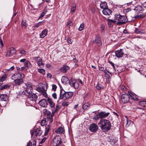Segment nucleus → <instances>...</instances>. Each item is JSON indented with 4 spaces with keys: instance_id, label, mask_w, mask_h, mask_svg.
Here are the masks:
<instances>
[{
    "instance_id": "52",
    "label": "nucleus",
    "mask_w": 146,
    "mask_h": 146,
    "mask_svg": "<svg viewBox=\"0 0 146 146\" xmlns=\"http://www.w3.org/2000/svg\"><path fill=\"white\" fill-rule=\"evenodd\" d=\"M19 53L21 54L25 55L26 54V52L25 50H22L19 51Z\"/></svg>"
},
{
    "instance_id": "53",
    "label": "nucleus",
    "mask_w": 146,
    "mask_h": 146,
    "mask_svg": "<svg viewBox=\"0 0 146 146\" xmlns=\"http://www.w3.org/2000/svg\"><path fill=\"white\" fill-rule=\"evenodd\" d=\"M57 88V86L55 84L52 85V90L55 91H56Z\"/></svg>"
},
{
    "instance_id": "34",
    "label": "nucleus",
    "mask_w": 146,
    "mask_h": 146,
    "mask_svg": "<svg viewBox=\"0 0 146 146\" xmlns=\"http://www.w3.org/2000/svg\"><path fill=\"white\" fill-rule=\"evenodd\" d=\"M10 86L7 84L1 86L0 88V90H2L3 89H7L9 88Z\"/></svg>"
},
{
    "instance_id": "15",
    "label": "nucleus",
    "mask_w": 146,
    "mask_h": 146,
    "mask_svg": "<svg viewBox=\"0 0 146 146\" xmlns=\"http://www.w3.org/2000/svg\"><path fill=\"white\" fill-rule=\"evenodd\" d=\"M46 114L47 115V118L49 120V121L50 123H52L53 121L52 117L54 115V112H52L51 113L50 111H47Z\"/></svg>"
},
{
    "instance_id": "60",
    "label": "nucleus",
    "mask_w": 146,
    "mask_h": 146,
    "mask_svg": "<svg viewBox=\"0 0 146 146\" xmlns=\"http://www.w3.org/2000/svg\"><path fill=\"white\" fill-rule=\"evenodd\" d=\"M109 62L110 64L112 65V66H113V68L114 69H115V67L114 64L111 61H109Z\"/></svg>"
},
{
    "instance_id": "31",
    "label": "nucleus",
    "mask_w": 146,
    "mask_h": 146,
    "mask_svg": "<svg viewBox=\"0 0 146 146\" xmlns=\"http://www.w3.org/2000/svg\"><path fill=\"white\" fill-rule=\"evenodd\" d=\"M27 146H36V141L34 140L31 142L30 141L27 143Z\"/></svg>"
},
{
    "instance_id": "49",
    "label": "nucleus",
    "mask_w": 146,
    "mask_h": 146,
    "mask_svg": "<svg viewBox=\"0 0 146 146\" xmlns=\"http://www.w3.org/2000/svg\"><path fill=\"white\" fill-rule=\"evenodd\" d=\"M76 9V5H74L71 8V13H74Z\"/></svg>"
},
{
    "instance_id": "32",
    "label": "nucleus",
    "mask_w": 146,
    "mask_h": 146,
    "mask_svg": "<svg viewBox=\"0 0 146 146\" xmlns=\"http://www.w3.org/2000/svg\"><path fill=\"white\" fill-rule=\"evenodd\" d=\"M123 50V49H120L116 51L115 52V55H124Z\"/></svg>"
},
{
    "instance_id": "36",
    "label": "nucleus",
    "mask_w": 146,
    "mask_h": 146,
    "mask_svg": "<svg viewBox=\"0 0 146 146\" xmlns=\"http://www.w3.org/2000/svg\"><path fill=\"white\" fill-rule=\"evenodd\" d=\"M96 88L98 90H100L104 89V87L101 84H98L96 86Z\"/></svg>"
},
{
    "instance_id": "23",
    "label": "nucleus",
    "mask_w": 146,
    "mask_h": 146,
    "mask_svg": "<svg viewBox=\"0 0 146 146\" xmlns=\"http://www.w3.org/2000/svg\"><path fill=\"white\" fill-rule=\"evenodd\" d=\"M8 99V96L5 94H0V100L6 101Z\"/></svg>"
},
{
    "instance_id": "11",
    "label": "nucleus",
    "mask_w": 146,
    "mask_h": 146,
    "mask_svg": "<svg viewBox=\"0 0 146 146\" xmlns=\"http://www.w3.org/2000/svg\"><path fill=\"white\" fill-rule=\"evenodd\" d=\"M129 95L127 94H123L121 96L122 101L124 103L128 102L129 100Z\"/></svg>"
},
{
    "instance_id": "40",
    "label": "nucleus",
    "mask_w": 146,
    "mask_h": 146,
    "mask_svg": "<svg viewBox=\"0 0 146 146\" xmlns=\"http://www.w3.org/2000/svg\"><path fill=\"white\" fill-rule=\"evenodd\" d=\"M47 122L46 119L44 118L42 120L41 125L42 126H45L46 125Z\"/></svg>"
},
{
    "instance_id": "1",
    "label": "nucleus",
    "mask_w": 146,
    "mask_h": 146,
    "mask_svg": "<svg viewBox=\"0 0 146 146\" xmlns=\"http://www.w3.org/2000/svg\"><path fill=\"white\" fill-rule=\"evenodd\" d=\"M25 74L19 72H16L11 76V79L14 80L13 82L15 86H18L22 84L24 82L23 78Z\"/></svg>"
},
{
    "instance_id": "18",
    "label": "nucleus",
    "mask_w": 146,
    "mask_h": 146,
    "mask_svg": "<svg viewBox=\"0 0 146 146\" xmlns=\"http://www.w3.org/2000/svg\"><path fill=\"white\" fill-rule=\"evenodd\" d=\"M34 58V60H35L36 61H37V63L38 64V65L39 66H40L41 65H43L44 64L42 63V60L40 58L38 57H35Z\"/></svg>"
},
{
    "instance_id": "6",
    "label": "nucleus",
    "mask_w": 146,
    "mask_h": 146,
    "mask_svg": "<svg viewBox=\"0 0 146 146\" xmlns=\"http://www.w3.org/2000/svg\"><path fill=\"white\" fill-rule=\"evenodd\" d=\"M42 132L40 128H37V129H33L31 131V136L34 138L36 137L38 135H40Z\"/></svg>"
},
{
    "instance_id": "35",
    "label": "nucleus",
    "mask_w": 146,
    "mask_h": 146,
    "mask_svg": "<svg viewBox=\"0 0 146 146\" xmlns=\"http://www.w3.org/2000/svg\"><path fill=\"white\" fill-rule=\"evenodd\" d=\"M106 78L108 79H109L110 78V75L108 73H109V72L106 70H105L104 72Z\"/></svg>"
},
{
    "instance_id": "9",
    "label": "nucleus",
    "mask_w": 146,
    "mask_h": 146,
    "mask_svg": "<svg viewBox=\"0 0 146 146\" xmlns=\"http://www.w3.org/2000/svg\"><path fill=\"white\" fill-rule=\"evenodd\" d=\"M69 83L71 86H73L76 89L78 88L79 86L78 82L74 79H70L69 81Z\"/></svg>"
},
{
    "instance_id": "2",
    "label": "nucleus",
    "mask_w": 146,
    "mask_h": 146,
    "mask_svg": "<svg viewBox=\"0 0 146 146\" xmlns=\"http://www.w3.org/2000/svg\"><path fill=\"white\" fill-rule=\"evenodd\" d=\"M98 124L102 130L105 132H106L110 130L111 125L110 121L106 119H101Z\"/></svg>"
},
{
    "instance_id": "19",
    "label": "nucleus",
    "mask_w": 146,
    "mask_h": 146,
    "mask_svg": "<svg viewBox=\"0 0 146 146\" xmlns=\"http://www.w3.org/2000/svg\"><path fill=\"white\" fill-rule=\"evenodd\" d=\"M102 13L105 15H109L111 13V11L107 8L103 10Z\"/></svg>"
},
{
    "instance_id": "64",
    "label": "nucleus",
    "mask_w": 146,
    "mask_h": 146,
    "mask_svg": "<svg viewBox=\"0 0 146 146\" xmlns=\"http://www.w3.org/2000/svg\"><path fill=\"white\" fill-rule=\"evenodd\" d=\"M37 90L38 91L40 92L41 93V92L42 91V90L41 88L39 87L37 88Z\"/></svg>"
},
{
    "instance_id": "22",
    "label": "nucleus",
    "mask_w": 146,
    "mask_h": 146,
    "mask_svg": "<svg viewBox=\"0 0 146 146\" xmlns=\"http://www.w3.org/2000/svg\"><path fill=\"white\" fill-rule=\"evenodd\" d=\"M128 94H129L130 96L131 97V98L134 100L137 101L138 100V99L137 97L134 94H133L131 92L129 91L128 92Z\"/></svg>"
},
{
    "instance_id": "4",
    "label": "nucleus",
    "mask_w": 146,
    "mask_h": 146,
    "mask_svg": "<svg viewBox=\"0 0 146 146\" xmlns=\"http://www.w3.org/2000/svg\"><path fill=\"white\" fill-rule=\"evenodd\" d=\"M29 100L26 103L27 106H32L34 105L36 103V101L37 98V96L35 94L32 93L28 95Z\"/></svg>"
},
{
    "instance_id": "42",
    "label": "nucleus",
    "mask_w": 146,
    "mask_h": 146,
    "mask_svg": "<svg viewBox=\"0 0 146 146\" xmlns=\"http://www.w3.org/2000/svg\"><path fill=\"white\" fill-rule=\"evenodd\" d=\"M50 129V127L49 125H47L45 126V131L44 135H46L49 132Z\"/></svg>"
},
{
    "instance_id": "45",
    "label": "nucleus",
    "mask_w": 146,
    "mask_h": 146,
    "mask_svg": "<svg viewBox=\"0 0 146 146\" xmlns=\"http://www.w3.org/2000/svg\"><path fill=\"white\" fill-rule=\"evenodd\" d=\"M24 65L27 68L28 67H30L31 64L27 60L24 63Z\"/></svg>"
},
{
    "instance_id": "30",
    "label": "nucleus",
    "mask_w": 146,
    "mask_h": 146,
    "mask_svg": "<svg viewBox=\"0 0 146 146\" xmlns=\"http://www.w3.org/2000/svg\"><path fill=\"white\" fill-rule=\"evenodd\" d=\"M43 86H42V88L43 89V90L44 91H42L41 92V94L44 97L47 98H48L47 96V94L46 93V92H45L47 90V88H46V89L44 88H43Z\"/></svg>"
},
{
    "instance_id": "13",
    "label": "nucleus",
    "mask_w": 146,
    "mask_h": 146,
    "mask_svg": "<svg viewBox=\"0 0 146 146\" xmlns=\"http://www.w3.org/2000/svg\"><path fill=\"white\" fill-rule=\"evenodd\" d=\"M38 104L44 108H46L48 105V103L46 100L44 99L40 100L38 102Z\"/></svg>"
},
{
    "instance_id": "17",
    "label": "nucleus",
    "mask_w": 146,
    "mask_h": 146,
    "mask_svg": "<svg viewBox=\"0 0 146 146\" xmlns=\"http://www.w3.org/2000/svg\"><path fill=\"white\" fill-rule=\"evenodd\" d=\"M16 50L13 47L11 48L9 50H8L7 52L6 55H13L16 53Z\"/></svg>"
},
{
    "instance_id": "41",
    "label": "nucleus",
    "mask_w": 146,
    "mask_h": 146,
    "mask_svg": "<svg viewBox=\"0 0 146 146\" xmlns=\"http://www.w3.org/2000/svg\"><path fill=\"white\" fill-rule=\"evenodd\" d=\"M38 72L42 75H44L45 74V70L43 69L39 68L38 70Z\"/></svg>"
},
{
    "instance_id": "50",
    "label": "nucleus",
    "mask_w": 146,
    "mask_h": 146,
    "mask_svg": "<svg viewBox=\"0 0 146 146\" xmlns=\"http://www.w3.org/2000/svg\"><path fill=\"white\" fill-rule=\"evenodd\" d=\"M136 10L139 12H141L143 10V8L140 6H138L136 7Z\"/></svg>"
},
{
    "instance_id": "61",
    "label": "nucleus",
    "mask_w": 146,
    "mask_h": 146,
    "mask_svg": "<svg viewBox=\"0 0 146 146\" xmlns=\"http://www.w3.org/2000/svg\"><path fill=\"white\" fill-rule=\"evenodd\" d=\"M46 137H44L41 140V141H40V143H43L44 141H45L46 140Z\"/></svg>"
},
{
    "instance_id": "37",
    "label": "nucleus",
    "mask_w": 146,
    "mask_h": 146,
    "mask_svg": "<svg viewBox=\"0 0 146 146\" xmlns=\"http://www.w3.org/2000/svg\"><path fill=\"white\" fill-rule=\"evenodd\" d=\"M90 107V105L88 103H86L83 104L82 108L84 110L88 109Z\"/></svg>"
},
{
    "instance_id": "57",
    "label": "nucleus",
    "mask_w": 146,
    "mask_h": 146,
    "mask_svg": "<svg viewBox=\"0 0 146 146\" xmlns=\"http://www.w3.org/2000/svg\"><path fill=\"white\" fill-rule=\"evenodd\" d=\"M131 123V121L130 120H129L128 119H127V123L126 124V126H128Z\"/></svg>"
},
{
    "instance_id": "5",
    "label": "nucleus",
    "mask_w": 146,
    "mask_h": 146,
    "mask_svg": "<svg viewBox=\"0 0 146 146\" xmlns=\"http://www.w3.org/2000/svg\"><path fill=\"white\" fill-rule=\"evenodd\" d=\"M73 95V92H61L60 94L59 99L65 100L71 97Z\"/></svg>"
},
{
    "instance_id": "21",
    "label": "nucleus",
    "mask_w": 146,
    "mask_h": 146,
    "mask_svg": "<svg viewBox=\"0 0 146 146\" xmlns=\"http://www.w3.org/2000/svg\"><path fill=\"white\" fill-rule=\"evenodd\" d=\"M47 100L51 108H53L55 107V104L51 98H48Z\"/></svg>"
},
{
    "instance_id": "54",
    "label": "nucleus",
    "mask_w": 146,
    "mask_h": 146,
    "mask_svg": "<svg viewBox=\"0 0 146 146\" xmlns=\"http://www.w3.org/2000/svg\"><path fill=\"white\" fill-rule=\"evenodd\" d=\"M52 97L55 99H56L57 98V94H56V93H53L52 95Z\"/></svg>"
},
{
    "instance_id": "3",
    "label": "nucleus",
    "mask_w": 146,
    "mask_h": 146,
    "mask_svg": "<svg viewBox=\"0 0 146 146\" xmlns=\"http://www.w3.org/2000/svg\"><path fill=\"white\" fill-rule=\"evenodd\" d=\"M115 20L118 21L116 24L117 25H121L127 22L128 19L125 15H121L120 14H115L114 15Z\"/></svg>"
},
{
    "instance_id": "56",
    "label": "nucleus",
    "mask_w": 146,
    "mask_h": 146,
    "mask_svg": "<svg viewBox=\"0 0 146 146\" xmlns=\"http://www.w3.org/2000/svg\"><path fill=\"white\" fill-rule=\"evenodd\" d=\"M67 41L68 43H69L72 44V41L71 40V39L70 38H68Z\"/></svg>"
},
{
    "instance_id": "24",
    "label": "nucleus",
    "mask_w": 146,
    "mask_h": 146,
    "mask_svg": "<svg viewBox=\"0 0 146 146\" xmlns=\"http://www.w3.org/2000/svg\"><path fill=\"white\" fill-rule=\"evenodd\" d=\"M55 132L57 134H61L63 133L64 132V130L62 127H60L56 130Z\"/></svg>"
},
{
    "instance_id": "29",
    "label": "nucleus",
    "mask_w": 146,
    "mask_h": 146,
    "mask_svg": "<svg viewBox=\"0 0 146 146\" xmlns=\"http://www.w3.org/2000/svg\"><path fill=\"white\" fill-rule=\"evenodd\" d=\"M107 20L108 21V26L110 27H112L113 26V25L112 23H115L116 21L114 20H112L110 19H108Z\"/></svg>"
},
{
    "instance_id": "25",
    "label": "nucleus",
    "mask_w": 146,
    "mask_h": 146,
    "mask_svg": "<svg viewBox=\"0 0 146 146\" xmlns=\"http://www.w3.org/2000/svg\"><path fill=\"white\" fill-rule=\"evenodd\" d=\"M69 69V67L66 66H64L63 67L61 68L60 69L61 72L63 73L66 72Z\"/></svg>"
},
{
    "instance_id": "39",
    "label": "nucleus",
    "mask_w": 146,
    "mask_h": 146,
    "mask_svg": "<svg viewBox=\"0 0 146 146\" xmlns=\"http://www.w3.org/2000/svg\"><path fill=\"white\" fill-rule=\"evenodd\" d=\"M99 116V113L98 112L97 114H96L93 117L92 119L93 120L97 121L100 118Z\"/></svg>"
},
{
    "instance_id": "8",
    "label": "nucleus",
    "mask_w": 146,
    "mask_h": 146,
    "mask_svg": "<svg viewBox=\"0 0 146 146\" xmlns=\"http://www.w3.org/2000/svg\"><path fill=\"white\" fill-rule=\"evenodd\" d=\"M92 42L93 44L95 43L98 46H100L102 44L100 37L99 35L96 36L95 39L93 40Z\"/></svg>"
},
{
    "instance_id": "12",
    "label": "nucleus",
    "mask_w": 146,
    "mask_h": 146,
    "mask_svg": "<svg viewBox=\"0 0 146 146\" xmlns=\"http://www.w3.org/2000/svg\"><path fill=\"white\" fill-rule=\"evenodd\" d=\"M98 126L95 123H93L89 127L90 131L92 132H96L98 129Z\"/></svg>"
},
{
    "instance_id": "10",
    "label": "nucleus",
    "mask_w": 146,
    "mask_h": 146,
    "mask_svg": "<svg viewBox=\"0 0 146 146\" xmlns=\"http://www.w3.org/2000/svg\"><path fill=\"white\" fill-rule=\"evenodd\" d=\"M33 88L31 86V85L30 84L29 86H28L25 90V91H23V92H22V94L23 95H27V94L28 95H29L30 94H32V90H33Z\"/></svg>"
},
{
    "instance_id": "28",
    "label": "nucleus",
    "mask_w": 146,
    "mask_h": 146,
    "mask_svg": "<svg viewBox=\"0 0 146 146\" xmlns=\"http://www.w3.org/2000/svg\"><path fill=\"white\" fill-rule=\"evenodd\" d=\"M135 31L137 34H142L145 33V30L141 29H138L137 28L135 29Z\"/></svg>"
},
{
    "instance_id": "38",
    "label": "nucleus",
    "mask_w": 146,
    "mask_h": 146,
    "mask_svg": "<svg viewBox=\"0 0 146 146\" xmlns=\"http://www.w3.org/2000/svg\"><path fill=\"white\" fill-rule=\"evenodd\" d=\"M7 74L6 73H4L0 78L1 81L2 82L4 81L5 78H7Z\"/></svg>"
},
{
    "instance_id": "33",
    "label": "nucleus",
    "mask_w": 146,
    "mask_h": 146,
    "mask_svg": "<svg viewBox=\"0 0 146 146\" xmlns=\"http://www.w3.org/2000/svg\"><path fill=\"white\" fill-rule=\"evenodd\" d=\"M44 21L39 22L38 23L36 24L35 25H34L33 26V27L34 28H38L39 26L44 25Z\"/></svg>"
},
{
    "instance_id": "63",
    "label": "nucleus",
    "mask_w": 146,
    "mask_h": 146,
    "mask_svg": "<svg viewBox=\"0 0 146 146\" xmlns=\"http://www.w3.org/2000/svg\"><path fill=\"white\" fill-rule=\"evenodd\" d=\"M0 44L2 46H3V43L1 37L0 38Z\"/></svg>"
},
{
    "instance_id": "51",
    "label": "nucleus",
    "mask_w": 146,
    "mask_h": 146,
    "mask_svg": "<svg viewBox=\"0 0 146 146\" xmlns=\"http://www.w3.org/2000/svg\"><path fill=\"white\" fill-rule=\"evenodd\" d=\"M73 23L72 21H71L69 20L67 23V25H69V26H71L72 25Z\"/></svg>"
},
{
    "instance_id": "47",
    "label": "nucleus",
    "mask_w": 146,
    "mask_h": 146,
    "mask_svg": "<svg viewBox=\"0 0 146 146\" xmlns=\"http://www.w3.org/2000/svg\"><path fill=\"white\" fill-rule=\"evenodd\" d=\"M69 103L66 101H64L63 102L62 104V106L65 107V106H67L69 104Z\"/></svg>"
},
{
    "instance_id": "59",
    "label": "nucleus",
    "mask_w": 146,
    "mask_h": 146,
    "mask_svg": "<svg viewBox=\"0 0 146 146\" xmlns=\"http://www.w3.org/2000/svg\"><path fill=\"white\" fill-rule=\"evenodd\" d=\"M27 68L25 67V66L24 65V66L22 67L21 68V70L22 71L23 70L25 69V70H27Z\"/></svg>"
},
{
    "instance_id": "7",
    "label": "nucleus",
    "mask_w": 146,
    "mask_h": 146,
    "mask_svg": "<svg viewBox=\"0 0 146 146\" xmlns=\"http://www.w3.org/2000/svg\"><path fill=\"white\" fill-rule=\"evenodd\" d=\"M53 146H58L62 142L61 139L59 136L54 137L53 139Z\"/></svg>"
},
{
    "instance_id": "55",
    "label": "nucleus",
    "mask_w": 146,
    "mask_h": 146,
    "mask_svg": "<svg viewBox=\"0 0 146 146\" xmlns=\"http://www.w3.org/2000/svg\"><path fill=\"white\" fill-rule=\"evenodd\" d=\"M98 68L99 70L100 71H104V70H104V67H103L99 66Z\"/></svg>"
},
{
    "instance_id": "14",
    "label": "nucleus",
    "mask_w": 146,
    "mask_h": 146,
    "mask_svg": "<svg viewBox=\"0 0 146 146\" xmlns=\"http://www.w3.org/2000/svg\"><path fill=\"white\" fill-rule=\"evenodd\" d=\"M99 115L100 118L102 119L103 118H105L107 117L110 114L109 112H106L105 111H101L99 112Z\"/></svg>"
},
{
    "instance_id": "16",
    "label": "nucleus",
    "mask_w": 146,
    "mask_h": 146,
    "mask_svg": "<svg viewBox=\"0 0 146 146\" xmlns=\"http://www.w3.org/2000/svg\"><path fill=\"white\" fill-rule=\"evenodd\" d=\"M43 4L42 3H40L38 4H36L34 5V7H33V6L32 4H30V6L32 7L31 9L32 10L38 9H39L43 5Z\"/></svg>"
},
{
    "instance_id": "27",
    "label": "nucleus",
    "mask_w": 146,
    "mask_h": 146,
    "mask_svg": "<svg viewBox=\"0 0 146 146\" xmlns=\"http://www.w3.org/2000/svg\"><path fill=\"white\" fill-rule=\"evenodd\" d=\"M48 30L47 29H45L43 30L40 34V37L41 38H43L47 34Z\"/></svg>"
},
{
    "instance_id": "46",
    "label": "nucleus",
    "mask_w": 146,
    "mask_h": 146,
    "mask_svg": "<svg viewBox=\"0 0 146 146\" xmlns=\"http://www.w3.org/2000/svg\"><path fill=\"white\" fill-rule=\"evenodd\" d=\"M84 25L83 23L81 24L80 26L78 28V30L80 31H82L84 29Z\"/></svg>"
},
{
    "instance_id": "20",
    "label": "nucleus",
    "mask_w": 146,
    "mask_h": 146,
    "mask_svg": "<svg viewBox=\"0 0 146 146\" xmlns=\"http://www.w3.org/2000/svg\"><path fill=\"white\" fill-rule=\"evenodd\" d=\"M69 80H70L67 77L65 76L62 77L61 81L63 84H67L68 82H69Z\"/></svg>"
},
{
    "instance_id": "44",
    "label": "nucleus",
    "mask_w": 146,
    "mask_h": 146,
    "mask_svg": "<svg viewBox=\"0 0 146 146\" xmlns=\"http://www.w3.org/2000/svg\"><path fill=\"white\" fill-rule=\"evenodd\" d=\"M139 105L143 107L146 106V102L142 101L139 102Z\"/></svg>"
},
{
    "instance_id": "62",
    "label": "nucleus",
    "mask_w": 146,
    "mask_h": 146,
    "mask_svg": "<svg viewBox=\"0 0 146 146\" xmlns=\"http://www.w3.org/2000/svg\"><path fill=\"white\" fill-rule=\"evenodd\" d=\"M101 29L102 30H104L105 25L104 24H102L100 26Z\"/></svg>"
},
{
    "instance_id": "48",
    "label": "nucleus",
    "mask_w": 146,
    "mask_h": 146,
    "mask_svg": "<svg viewBox=\"0 0 146 146\" xmlns=\"http://www.w3.org/2000/svg\"><path fill=\"white\" fill-rule=\"evenodd\" d=\"M21 23L22 27H24L25 28L26 27V24L25 21L24 20H22Z\"/></svg>"
},
{
    "instance_id": "58",
    "label": "nucleus",
    "mask_w": 146,
    "mask_h": 146,
    "mask_svg": "<svg viewBox=\"0 0 146 146\" xmlns=\"http://www.w3.org/2000/svg\"><path fill=\"white\" fill-rule=\"evenodd\" d=\"M121 90L124 91H125L126 90V87L124 86H122L121 87Z\"/></svg>"
},
{
    "instance_id": "26",
    "label": "nucleus",
    "mask_w": 146,
    "mask_h": 146,
    "mask_svg": "<svg viewBox=\"0 0 146 146\" xmlns=\"http://www.w3.org/2000/svg\"><path fill=\"white\" fill-rule=\"evenodd\" d=\"M100 7L101 9L103 10L108 8L107 4L105 2H102L100 4Z\"/></svg>"
},
{
    "instance_id": "43",
    "label": "nucleus",
    "mask_w": 146,
    "mask_h": 146,
    "mask_svg": "<svg viewBox=\"0 0 146 146\" xmlns=\"http://www.w3.org/2000/svg\"><path fill=\"white\" fill-rule=\"evenodd\" d=\"M47 12V11L46 10H44L39 17L38 19H40L43 17L44 15L46 14Z\"/></svg>"
}]
</instances>
